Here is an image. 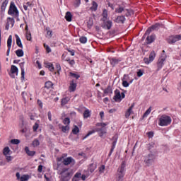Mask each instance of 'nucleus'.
<instances>
[{
  "instance_id": "obj_46",
  "label": "nucleus",
  "mask_w": 181,
  "mask_h": 181,
  "mask_svg": "<svg viewBox=\"0 0 181 181\" xmlns=\"http://www.w3.org/2000/svg\"><path fill=\"white\" fill-rule=\"evenodd\" d=\"M32 4L30 2H27L25 4H23V8L25 11H28V8H30Z\"/></svg>"
},
{
  "instance_id": "obj_13",
  "label": "nucleus",
  "mask_w": 181,
  "mask_h": 181,
  "mask_svg": "<svg viewBox=\"0 0 181 181\" xmlns=\"http://www.w3.org/2000/svg\"><path fill=\"white\" fill-rule=\"evenodd\" d=\"M134 107H135V103H132V105L129 107V108L127 109V110L125 112V118H129L131 116V114L134 112L132 110L134 109Z\"/></svg>"
},
{
  "instance_id": "obj_37",
  "label": "nucleus",
  "mask_w": 181,
  "mask_h": 181,
  "mask_svg": "<svg viewBox=\"0 0 181 181\" xmlns=\"http://www.w3.org/2000/svg\"><path fill=\"white\" fill-rule=\"evenodd\" d=\"M98 132H100V136H103V135H104V134H107V130H105V129L104 128H100L98 129Z\"/></svg>"
},
{
  "instance_id": "obj_49",
  "label": "nucleus",
  "mask_w": 181,
  "mask_h": 181,
  "mask_svg": "<svg viewBox=\"0 0 181 181\" xmlns=\"http://www.w3.org/2000/svg\"><path fill=\"white\" fill-rule=\"evenodd\" d=\"M69 129H70V127H69L68 125L63 126L62 127V132H66L67 131H69Z\"/></svg>"
},
{
  "instance_id": "obj_16",
  "label": "nucleus",
  "mask_w": 181,
  "mask_h": 181,
  "mask_svg": "<svg viewBox=\"0 0 181 181\" xmlns=\"http://www.w3.org/2000/svg\"><path fill=\"white\" fill-rule=\"evenodd\" d=\"M125 21V16H119L114 20V22H116V23H124Z\"/></svg>"
},
{
  "instance_id": "obj_30",
  "label": "nucleus",
  "mask_w": 181,
  "mask_h": 181,
  "mask_svg": "<svg viewBox=\"0 0 181 181\" xmlns=\"http://www.w3.org/2000/svg\"><path fill=\"white\" fill-rule=\"evenodd\" d=\"M152 111V107H150L144 114L143 118H146L149 114H151V112Z\"/></svg>"
},
{
  "instance_id": "obj_63",
  "label": "nucleus",
  "mask_w": 181,
  "mask_h": 181,
  "mask_svg": "<svg viewBox=\"0 0 181 181\" xmlns=\"http://www.w3.org/2000/svg\"><path fill=\"white\" fill-rule=\"evenodd\" d=\"M37 104L40 108H43V103H42L40 100H37Z\"/></svg>"
},
{
  "instance_id": "obj_51",
  "label": "nucleus",
  "mask_w": 181,
  "mask_h": 181,
  "mask_svg": "<svg viewBox=\"0 0 181 181\" xmlns=\"http://www.w3.org/2000/svg\"><path fill=\"white\" fill-rule=\"evenodd\" d=\"M74 177H76V179H78L79 180H81V173L77 172L74 176Z\"/></svg>"
},
{
  "instance_id": "obj_31",
  "label": "nucleus",
  "mask_w": 181,
  "mask_h": 181,
  "mask_svg": "<svg viewBox=\"0 0 181 181\" xmlns=\"http://www.w3.org/2000/svg\"><path fill=\"white\" fill-rule=\"evenodd\" d=\"M80 132V129L77 126H74V129H72V133L74 135H77Z\"/></svg>"
},
{
  "instance_id": "obj_60",
  "label": "nucleus",
  "mask_w": 181,
  "mask_h": 181,
  "mask_svg": "<svg viewBox=\"0 0 181 181\" xmlns=\"http://www.w3.org/2000/svg\"><path fill=\"white\" fill-rule=\"evenodd\" d=\"M142 76H144V72H142V71L139 70V71L137 72V76H138V77H142Z\"/></svg>"
},
{
  "instance_id": "obj_34",
  "label": "nucleus",
  "mask_w": 181,
  "mask_h": 181,
  "mask_svg": "<svg viewBox=\"0 0 181 181\" xmlns=\"http://www.w3.org/2000/svg\"><path fill=\"white\" fill-rule=\"evenodd\" d=\"M39 145H40V141H39V139H35L33 141V146L34 148H36V146H39Z\"/></svg>"
},
{
  "instance_id": "obj_11",
  "label": "nucleus",
  "mask_w": 181,
  "mask_h": 181,
  "mask_svg": "<svg viewBox=\"0 0 181 181\" xmlns=\"http://www.w3.org/2000/svg\"><path fill=\"white\" fill-rule=\"evenodd\" d=\"M18 67H16V66L15 65H12L11 67V73H10V76L11 77H12V78H15V74L18 75Z\"/></svg>"
},
{
  "instance_id": "obj_48",
  "label": "nucleus",
  "mask_w": 181,
  "mask_h": 181,
  "mask_svg": "<svg viewBox=\"0 0 181 181\" xmlns=\"http://www.w3.org/2000/svg\"><path fill=\"white\" fill-rule=\"evenodd\" d=\"M76 87H77V84L74 83L72 82V83L71 84V86H69V88L71 91H75L76 90Z\"/></svg>"
},
{
  "instance_id": "obj_15",
  "label": "nucleus",
  "mask_w": 181,
  "mask_h": 181,
  "mask_svg": "<svg viewBox=\"0 0 181 181\" xmlns=\"http://www.w3.org/2000/svg\"><path fill=\"white\" fill-rule=\"evenodd\" d=\"M112 27V21H105V19L103 20V28L105 29H107V30H110L111 28Z\"/></svg>"
},
{
  "instance_id": "obj_25",
  "label": "nucleus",
  "mask_w": 181,
  "mask_h": 181,
  "mask_svg": "<svg viewBox=\"0 0 181 181\" xmlns=\"http://www.w3.org/2000/svg\"><path fill=\"white\" fill-rule=\"evenodd\" d=\"M91 115V111L90 110L86 109L83 112V118L86 119L90 117Z\"/></svg>"
},
{
  "instance_id": "obj_7",
  "label": "nucleus",
  "mask_w": 181,
  "mask_h": 181,
  "mask_svg": "<svg viewBox=\"0 0 181 181\" xmlns=\"http://www.w3.org/2000/svg\"><path fill=\"white\" fill-rule=\"evenodd\" d=\"M123 98H125V93L124 92H122V94L120 92H115V95L113 98V100H115L116 103H121Z\"/></svg>"
},
{
  "instance_id": "obj_47",
  "label": "nucleus",
  "mask_w": 181,
  "mask_h": 181,
  "mask_svg": "<svg viewBox=\"0 0 181 181\" xmlns=\"http://www.w3.org/2000/svg\"><path fill=\"white\" fill-rule=\"evenodd\" d=\"M97 127H102V128H105V127H107V125H108V122H102V123H97Z\"/></svg>"
},
{
  "instance_id": "obj_14",
  "label": "nucleus",
  "mask_w": 181,
  "mask_h": 181,
  "mask_svg": "<svg viewBox=\"0 0 181 181\" xmlns=\"http://www.w3.org/2000/svg\"><path fill=\"white\" fill-rule=\"evenodd\" d=\"M11 46H12V35H9L8 40H7V47H8V49H7V52H6L7 56H9Z\"/></svg>"
},
{
  "instance_id": "obj_27",
  "label": "nucleus",
  "mask_w": 181,
  "mask_h": 181,
  "mask_svg": "<svg viewBox=\"0 0 181 181\" xmlns=\"http://www.w3.org/2000/svg\"><path fill=\"white\" fill-rule=\"evenodd\" d=\"M70 101V98L66 97L62 99V105H66Z\"/></svg>"
},
{
  "instance_id": "obj_24",
  "label": "nucleus",
  "mask_w": 181,
  "mask_h": 181,
  "mask_svg": "<svg viewBox=\"0 0 181 181\" xmlns=\"http://www.w3.org/2000/svg\"><path fill=\"white\" fill-rule=\"evenodd\" d=\"M96 169H97V165H95L94 163H91L89 165L88 170H89V172H90V173H93V172H94Z\"/></svg>"
},
{
  "instance_id": "obj_61",
  "label": "nucleus",
  "mask_w": 181,
  "mask_h": 181,
  "mask_svg": "<svg viewBox=\"0 0 181 181\" xmlns=\"http://www.w3.org/2000/svg\"><path fill=\"white\" fill-rule=\"evenodd\" d=\"M47 117H48L49 121H52V112L50 111L48 112Z\"/></svg>"
},
{
  "instance_id": "obj_18",
  "label": "nucleus",
  "mask_w": 181,
  "mask_h": 181,
  "mask_svg": "<svg viewBox=\"0 0 181 181\" xmlns=\"http://www.w3.org/2000/svg\"><path fill=\"white\" fill-rule=\"evenodd\" d=\"M25 152L27 153L28 156H35L36 155V151L29 150V147H25Z\"/></svg>"
},
{
  "instance_id": "obj_2",
  "label": "nucleus",
  "mask_w": 181,
  "mask_h": 181,
  "mask_svg": "<svg viewBox=\"0 0 181 181\" xmlns=\"http://www.w3.org/2000/svg\"><path fill=\"white\" fill-rule=\"evenodd\" d=\"M171 123H172V118L170 116H168L166 115H163L159 118L158 125H160V127H168V125H170Z\"/></svg>"
},
{
  "instance_id": "obj_4",
  "label": "nucleus",
  "mask_w": 181,
  "mask_h": 181,
  "mask_svg": "<svg viewBox=\"0 0 181 181\" xmlns=\"http://www.w3.org/2000/svg\"><path fill=\"white\" fill-rule=\"evenodd\" d=\"M8 13V15H15V16H19V11H18V8H16L15 2H11Z\"/></svg>"
},
{
  "instance_id": "obj_9",
  "label": "nucleus",
  "mask_w": 181,
  "mask_h": 181,
  "mask_svg": "<svg viewBox=\"0 0 181 181\" xmlns=\"http://www.w3.org/2000/svg\"><path fill=\"white\" fill-rule=\"evenodd\" d=\"M160 26H162V24L160 23H156L155 25H153L151 27L147 29L146 31V35H150L152 30H158Z\"/></svg>"
},
{
  "instance_id": "obj_8",
  "label": "nucleus",
  "mask_w": 181,
  "mask_h": 181,
  "mask_svg": "<svg viewBox=\"0 0 181 181\" xmlns=\"http://www.w3.org/2000/svg\"><path fill=\"white\" fill-rule=\"evenodd\" d=\"M165 60H166V54H165V50H163V53L161 54V56L157 63L158 69L163 67V62H165Z\"/></svg>"
},
{
  "instance_id": "obj_59",
  "label": "nucleus",
  "mask_w": 181,
  "mask_h": 181,
  "mask_svg": "<svg viewBox=\"0 0 181 181\" xmlns=\"http://www.w3.org/2000/svg\"><path fill=\"white\" fill-rule=\"evenodd\" d=\"M6 159L7 162H11L12 160V159H13V158H12V156H11L6 155Z\"/></svg>"
},
{
  "instance_id": "obj_28",
  "label": "nucleus",
  "mask_w": 181,
  "mask_h": 181,
  "mask_svg": "<svg viewBox=\"0 0 181 181\" xmlns=\"http://www.w3.org/2000/svg\"><path fill=\"white\" fill-rule=\"evenodd\" d=\"M10 153H11V149L9 148V147L6 146L4 148L3 153L5 156H6V155H10Z\"/></svg>"
},
{
  "instance_id": "obj_23",
  "label": "nucleus",
  "mask_w": 181,
  "mask_h": 181,
  "mask_svg": "<svg viewBox=\"0 0 181 181\" xmlns=\"http://www.w3.org/2000/svg\"><path fill=\"white\" fill-rule=\"evenodd\" d=\"M73 18V15H71V13L68 11L66 13L65 15V19L67 21V22H71V19Z\"/></svg>"
},
{
  "instance_id": "obj_5",
  "label": "nucleus",
  "mask_w": 181,
  "mask_h": 181,
  "mask_svg": "<svg viewBox=\"0 0 181 181\" xmlns=\"http://www.w3.org/2000/svg\"><path fill=\"white\" fill-rule=\"evenodd\" d=\"M59 162H62L65 166H67V165H70V163H72V165H74L76 163V160L73 157H67L66 158H64L63 157H60L58 158Z\"/></svg>"
},
{
  "instance_id": "obj_64",
  "label": "nucleus",
  "mask_w": 181,
  "mask_h": 181,
  "mask_svg": "<svg viewBox=\"0 0 181 181\" xmlns=\"http://www.w3.org/2000/svg\"><path fill=\"white\" fill-rule=\"evenodd\" d=\"M37 170H38V172L42 173V170H43V165H40L38 166Z\"/></svg>"
},
{
  "instance_id": "obj_54",
  "label": "nucleus",
  "mask_w": 181,
  "mask_h": 181,
  "mask_svg": "<svg viewBox=\"0 0 181 181\" xmlns=\"http://www.w3.org/2000/svg\"><path fill=\"white\" fill-rule=\"evenodd\" d=\"M38 128H39V124H37V122L35 123V124L33 127V132H36Z\"/></svg>"
},
{
  "instance_id": "obj_41",
  "label": "nucleus",
  "mask_w": 181,
  "mask_h": 181,
  "mask_svg": "<svg viewBox=\"0 0 181 181\" xmlns=\"http://www.w3.org/2000/svg\"><path fill=\"white\" fill-rule=\"evenodd\" d=\"M97 8H98V4L95 1H93V6L90 7V9L92 11H97Z\"/></svg>"
},
{
  "instance_id": "obj_1",
  "label": "nucleus",
  "mask_w": 181,
  "mask_h": 181,
  "mask_svg": "<svg viewBox=\"0 0 181 181\" xmlns=\"http://www.w3.org/2000/svg\"><path fill=\"white\" fill-rule=\"evenodd\" d=\"M156 159V154L153 153H149L148 154L144 156V163L147 168L152 166L155 163V160Z\"/></svg>"
},
{
  "instance_id": "obj_58",
  "label": "nucleus",
  "mask_w": 181,
  "mask_h": 181,
  "mask_svg": "<svg viewBox=\"0 0 181 181\" xmlns=\"http://www.w3.org/2000/svg\"><path fill=\"white\" fill-rule=\"evenodd\" d=\"M123 87H129V83L127 81H122Z\"/></svg>"
},
{
  "instance_id": "obj_53",
  "label": "nucleus",
  "mask_w": 181,
  "mask_h": 181,
  "mask_svg": "<svg viewBox=\"0 0 181 181\" xmlns=\"http://www.w3.org/2000/svg\"><path fill=\"white\" fill-rule=\"evenodd\" d=\"M79 41L81 42V43H87V37H81Z\"/></svg>"
},
{
  "instance_id": "obj_26",
  "label": "nucleus",
  "mask_w": 181,
  "mask_h": 181,
  "mask_svg": "<svg viewBox=\"0 0 181 181\" xmlns=\"http://www.w3.org/2000/svg\"><path fill=\"white\" fill-rule=\"evenodd\" d=\"M112 147L115 148L117 146V142L118 141V136L117 135L112 137Z\"/></svg>"
},
{
  "instance_id": "obj_32",
  "label": "nucleus",
  "mask_w": 181,
  "mask_h": 181,
  "mask_svg": "<svg viewBox=\"0 0 181 181\" xmlns=\"http://www.w3.org/2000/svg\"><path fill=\"white\" fill-rule=\"evenodd\" d=\"M122 81H129V83H132L134 81V79H131L129 81V76L128 75H124Z\"/></svg>"
},
{
  "instance_id": "obj_45",
  "label": "nucleus",
  "mask_w": 181,
  "mask_h": 181,
  "mask_svg": "<svg viewBox=\"0 0 181 181\" xmlns=\"http://www.w3.org/2000/svg\"><path fill=\"white\" fill-rule=\"evenodd\" d=\"M63 124H64V125H70V118L69 117H66L63 120Z\"/></svg>"
},
{
  "instance_id": "obj_43",
  "label": "nucleus",
  "mask_w": 181,
  "mask_h": 181,
  "mask_svg": "<svg viewBox=\"0 0 181 181\" xmlns=\"http://www.w3.org/2000/svg\"><path fill=\"white\" fill-rule=\"evenodd\" d=\"M95 132V131L94 130L88 132V133L83 138V141H84V139H87V138H88L90 135H93V134H94Z\"/></svg>"
},
{
  "instance_id": "obj_50",
  "label": "nucleus",
  "mask_w": 181,
  "mask_h": 181,
  "mask_svg": "<svg viewBox=\"0 0 181 181\" xmlns=\"http://www.w3.org/2000/svg\"><path fill=\"white\" fill-rule=\"evenodd\" d=\"M25 36H26L27 40H29V41L32 40V34H30V32L27 31Z\"/></svg>"
},
{
  "instance_id": "obj_10",
  "label": "nucleus",
  "mask_w": 181,
  "mask_h": 181,
  "mask_svg": "<svg viewBox=\"0 0 181 181\" xmlns=\"http://www.w3.org/2000/svg\"><path fill=\"white\" fill-rule=\"evenodd\" d=\"M177 40H181L180 35H177L175 36H170L168 38V43L172 44V43H176V42H177Z\"/></svg>"
},
{
  "instance_id": "obj_40",
  "label": "nucleus",
  "mask_w": 181,
  "mask_h": 181,
  "mask_svg": "<svg viewBox=\"0 0 181 181\" xmlns=\"http://www.w3.org/2000/svg\"><path fill=\"white\" fill-rule=\"evenodd\" d=\"M149 62H153L155 59V52H151L150 55H149Z\"/></svg>"
},
{
  "instance_id": "obj_38",
  "label": "nucleus",
  "mask_w": 181,
  "mask_h": 181,
  "mask_svg": "<svg viewBox=\"0 0 181 181\" xmlns=\"http://www.w3.org/2000/svg\"><path fill=\"white\" fill-rule=\"evenodd\" d=\"M16 44L18 47H21V49H23V45H22V41L21 40V38H18L16 40Z\"/></svg>"
},
{
  "instance_id": "obj_35",
  "label": "nucleus",
  "mask_w": 181,
  "mask_h": 181,
  "mask_svg": "<svg viewBox=\"0 0 181 181\" xmlns=\"http://www.w3.org/2000/svg\"><path fill=\"white\" fill-rule=\"evenodd\" d=\"M69 76L71 77H73L74 78H76V80H78V78H80V75L73 73V72H70Z\"/></svg>"
},
{
  "instance_id": "obj_42",
  "label": "nucleus",
  "mask_w": 181,
  "mask_h": 181,
  "mask_svg": "<svg viewBox=\"0 0 181 181\" xmlns=\"http://www.w3.org/2000/svg\"><path fill=\"white\" fill-rule=\"evenodd\" d=\"M46 30H47V36H49V37H52V36H53V34H52V31L50 30V28L47 27V28H46Z\"/></svg>"
},
{
  "instance_id": "obj_12",
  "label": "nucleus",
  "mask_w": 181,
  "mask_h": 181,
  "mask_svg": "<svg viewBox=\"0 0 181 181\" xmlns=\"http://www.w3.org/2000/svg\"><path fill=\"white\" fill-rule=\"evenodd\" d=\"M148 151H150V153H156V144L155 143H150L148 146Z\"/></svg>"
},
{
  "instance_id": "obj_57",
  "label": "nucleus",
  "mask_w": 181,
  "mask_h": 181,
  "mask_svg": "<svg viewBox=\"0 0 181 181\" xmlns=\"http://www.w3.org/2000/svg\"><path fill=\"white\" fill-rule=\"evenodd\" d=\"M44 47L45 49H46L47 52L50 53V52H52V49H50V47H49V45L44 44Z\"/></svg>"
},
{
  "instance_id": "obj_39",
  "label": "nucleus",
  "mask_w": 181,
  "mask_h": 181,
  "mask_svg": "<svg viewBox=\"0 0 181 181\" xmlns=\"http://www.w3.org/2000/svg\"><path fill=\"white\" fill-rule=\"evenodd\" d=\"M11 144H13V145H19V144H21V140L13 139H11Z\"/></svg>"
},
{
  "instance_id": "obj_21",
  "label": "nucleus",
  "mask_w": 181,
  "mask_h": 181,
  "mask_svg": "<svg viewBox=\"0 0 181 181\" xmlns=\"http://www.w3.org/2000/svg\"><path fill=\"white\" fill-rule=\"evenodd\" d=\"M9 3V0H4L1 6V12H4L5 9H6V6H8V4Z\"/></svg>"
},
{
  "instance_id": "obj_52",
  "label": "nucleus",
  "mask_w": 181,
  "mask_h": 181,
  "mask_svg": "<svg viewBox=\"0 0 181 181\" xmlns=\"http://www.w3.org/2000/svg\"><path fill=\"white\" fill-rule=\"evenodd\" d=\"M80 4H81V0H75L74 1L75 8H78V6H80Z\"/></svg>"
},
{
  "instance_id": "obj_6",
  "label": "nucleus",
  "mask_w": 181,
  "mask_h": 181,
  "mask_svg": "<svg viewBox=\"0 0 181 181\" xmlns=\"http://www.w3.org/2000/svg\"><path fill=\"white\" fill-rule=\"evenodd\" d=\"M60 175L63 181H69V179L70 177V173H69V169L64 168L61 171Z\"/></svg>"
},
{
  "instance_id": "obj_17",
  "label": "nucleus",
  "mask_w": 181,
  "mask_h": 181,
  "mask_svg": "<svg viewBox=\"0 0 181 181\" xmlns=\"http://www.w3.org/2000/svg\"><path fill=\"white\" fill-rule=\"evenodd\" d=\"M155 35H151L150 36L148 35L146 39L147 45H151V43H153V42L155 41Z\"/></svg>"
},
{
  "instance_id": "obj_33",
  "label": "nucleus",
  "mask_w": 181,
  "mask_h": 181,
  "mask_svg": "<svg viewBox=\"0 0 181 181\" xmlns=\"http://www.w3.org/2000/svg\"><path fill=\"white\" fill-rule=\"evenodd\" d=\"M116 13H122V12H125V8L124 7H119L117 8H115Z\"/></svg>"
},
{
  "instance_id": "obj_62",
  "label": "nucleus",
  "mask_w": 181,
  "mask_h": 181,
  "mask_svg": "<svg viewBox=\"0 0 181 181\" xmlns=\"http://www.w3.org/2000/svg\"><path fill=\"white\" fill-rule=\"evenodd\" d=\"M56 69H57L58 73H59L60 70H62V67L60 66V65L59 64H56Z\"/></svg>"
},
{
  "instance_id": "obj_19",
  "label": "nucleus",
  "mask_w": 181,
  "mask_h": 181,
  "mask_svg": "<svg viewBox=\"0 0 181 181\" xmlns=\"http://www.w3.org/2000/svg\"><path fill=\"white\" fill-rule=\"evenodd\" d=\"M120 62V59L112 58L110 59V64L112 66V67H115V66H117V64H118Z\"/></svg>"
},
{
  "instance_id": "obj_55",
  "label": "nucleus",
  "mask_w": 181,
  "mask_h": 181,
  "mask_svg": "<svg viewBox=\"0 0 181 181\" xmlns=\"http://www.w3.org/2000/svg\"><path fill=\"white\" fill-rule=\"evenodd\" d=\"M104 170H105V165H102L100 167H99L100 173H104Z\"/></svg>"
},
{
  "instance_id": "obj_36",
  "label": "nucleus",
  "mask_w": 181,
  "mask_h": 181,
  "mask_svg": "<svg viewBox=\"0 0 181 181\" xmlns=\"http://www.w3.org/2000/svg\"><path fill=\"white\" fill-rule=\"evenodd\" d=\"M52 87H53V83H52V81H47L45 83V88L49 90V88H52Z\"/></svg>"
},
{
  "instance_id": "obj_44",
  "label": "nucleus",
  "mask_w": 181,
  "mask_h": 181,
  "mask_svg": "<svg viewBox=\"0 0 181 181\" xmlns=\"http://www.w3.org/2000/svg\"><path fill=\"white\" fill-rule=\"evenodd\" d=\"M21 181H28L29 180V175H23L20 178Z\"/></svg>"
},
{
  "instance_id": "obj_20",
  "label": "nucleus",
  "mask_w": 181,
  "mask_h": 181,
  "mask_svg": "<svg viewBox=\"0 0 181 181\" xmlns=\"http://www.w3.org/2000/svg\"><path fill=\"white\" fill-rule=\"evenodd\" d=\"M25 62L20 63V67L21 69V80H25Z\"/></svg>"
},
{
  "instance_id": "obj_3",
  "label": "nucleus",
  "mask_w": 181,
  "mask_h": 181,
  "mask_svg": "<svg viewBox=\"0 0 181 181\" xmlns=\"http://www.w3.org/2000/svg\"><path fill=\"white\" fill-rule=\"evenodd\" d=\"M125 161H122L120 167H119L117 170V180L118 181H122L124 180V177L125 176Z\"/></svg>"
},
{
  "instance_id": "obj_22",
  "label": "nucleus",
  "mask_w": 181,
  "mask_h": 181,
  "mask_svg": "<svg viewBox=\"0 0 181 181\" xmlns=\"http://www.w3.org/2000/svg\"><path fill=\"white\" fill-rule=\"evenodd\" d=\"M44 64H45V66L47 69H49V71H53V70H54V67L53 66V64H52L50 62H45Z\"/></svg>"
},
{
  "instance_id": "obj_56",
  "label": "nucleus",
  "mask_w": 181,
  "mask_h": 181,
  "mask_svg": "<svg viewBox=\"0 0 181 181\" xmlns=\"http://www.w3.org/2000/svg\"><path fill=\"white\" fill-rule=\"evenodd\" d=\"M103 21H107V18L108 16V14L107 13V10H104L103 13Z\"/></svg>"
},
{
  "instance_id": "obj_29",
  "label": "nucleus",
  "mask_w": 181,
  "mask_h": 181,
  "mask_svg": "<svg viewBox=\"0 0 181 181\" xmlns=\"http://www.w3.org/2000/svg\"><path fill=\"white\" fill-rule=\"evenodd\" d=\"M16 56H18V57H23L24 53H23V50L22 49H18L16 51Z\"/></svg>"
}]
</instances>
